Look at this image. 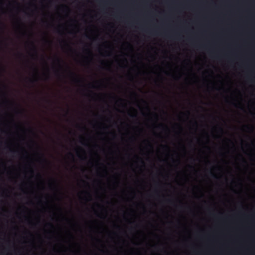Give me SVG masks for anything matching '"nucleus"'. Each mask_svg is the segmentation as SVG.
<instances>
[{"label":"nucleus","mask_w":255,"mask_h":255,"mask_svg":"<svg viewBox=\"0 0 255 255\" xmlns=\"http://www.w3.org/2000/svg\"><path fill=\"white\" fill-rule=\"evenodd\" d=\"M130 116L134 118V117H136L137 115L136 114H134V115L130 114Z\"/></svg>","instance_id":"7"},{"label":"nucleus","mask_w":255,"mask_h":255,"mask_svg":"<svg viewBox=\"0 0 255 255\" xmlns=\"http://www.w3.org/2000/svg\"><path fill=\"white\" fill-rule=\"evenodd\" d=\"M46 78H47V79H48L49 78V74L46 75Z\"/></svg>","instance_id":"10"},{"label":"nucleus","mask_w":255,"mask_h":255,"mask_svg":"<svg viewBox=\"0 0 255 255\" xmlns=\"http://www.w3.org/2000/svg\"><path fill=\"white\" fill-rule=\"evenodd\" d=\"M220 130H221L222 131H223V129H222V128H220Z\"/></svg>","instance_id":"16"},{"label":"nucleus","mask_w":255,"mask_h":255,"mask_svg":"<svg viewBox=\"0 0 255 255\" xmlns=\"http://www.w3.org/2000/svg\"><path fill=\"white\" fill-rule=\"evenodd\" d=\"M10 152L13 154H14V153H15L16 152V151L15 150H10Z\"/></svg>","instance_id":"6"},{"label":"nucleus","mask_w":255,"mask_h":255,"mask_svg":"<svg viewBox=\"0 0 255 255\" xmlns=\"http://www.w3.org/2000/svg\"><path fill=\"white\" fill-rule=\"evenodd\" d=\"M37 80H37V78H34V79H29L30 82L31 83H35V82H37Z\"/></svg>","instance_id":"3"},{"label":"nucleus","mask_w":255,"mask_h":255,"mask_svg":"<svg viewBox=\"0 0 255 255\" xmlns=\"http://www.w3.org/2000/svg\"><path fill=\"white\" fill-rule=\"evenodd\" d=\"M48 225L51 227H53V225L51 223H49Z\"/></svg>","instance_id":"11"},{"label":"nucleus","mask_w":255,"mask_h":255,"mask_svg":"<svg viewBox=\"0 0 255 255\" xmlns=\"http://www.w3.org/2000/svg\"><path fill=\"white\" fill-rule=\"evenodd\" d=\"M5 102L7 103V102H9V101H8L7 99H6V100H5Z\"/></svg>","instance_id":"13"},{"label":"nucleus","mask_w":255,"mask_h":255,"mask_svg":"<svg viewBox=\"0 0 255 255\" xmlns=\"http://www.w3.org/2000/svg\"><path fill=\"white\" fill-rule=\"evenodd\" d=\"M34 70L36 72V74L38 73V70H37V69L36 68H34Z\"/></svg>","instance_id":"8"},{"label":"nucleus","mask_w":255,"mask_h":255,"mask_svg":"<svg viewBox=\"0 0 255 255\" xmlns=\"http://www.w3.org/2000/svg\"><path fill=\"white\" fill-rule=\"evenodd\" d=\"M164 147H166V148H168V146H165Z\"/></svg>","instance_id":"17"},{"label":"nucleus","mask_w":255,"mask_h":255,"mask_svg":"<svg viewBox=\"0 0 255 255\" xmlns=\"http://www.w3.org/2000/svg\"><path fill=\"white\" fill-rule=\"evenodd\" d=\"M69 74L70 75H71L73 77V80L74 81H75L76 82H79L80 81V80L78 78H77L76 75H75V74L74 73H73V72H72L71 71H69Z\"/></svg>","instance_id":"1"},{"label":"nucleus","mask_w":255,"mask_h":255,"mask_svg":"<svg viewBox=\"0 0 255 255\" xmlns=\"http://www.w3.org/2000/svg\"><path fill=\"white\" fill-rule=\"evenodd\" d=\"M30 172H31V173H33L34 172V171H33L32 169H31V170H30Z\"/></svg>","instance_id":"12"},{"label":"nucleus","mask_w":255,"mask_h":255,"mask_svg":"<svg viewBox=\"0 0 255 255\" xmlns=\"http://www.w3.org/2000/svg\"><path fill=\"white\" fill-rule=\"evenodd\" d=\"M210 174L212 177H213L214 178L217 179V176L215 174H214L212 172H210Z\"/></svg>","instance_id":"4"},{"label":"nucleus","mask_w":255,"mask_h":255,"mask_svg":"<svg viewBox=\"0 0 255 255\" xmlns=\"http://www.w3.org/2000/svg\"><path fill=\"white\" fill-rule=\"evenodd\" d=\"M30 44L32 46V50L34 52V56L37 57V51L36 47L34 43L33 42H31Z\"/></svg>","instance_id":"2"},{"label":"nucleus","mask_w":255,"mask_h":255,"mask_svg":"<svg viewBox=\"0 0 255 255\" xmlns=\"http://www.w3.org/2000/svg\"><path fill=\"white\" fill-rule=\"evenodd\" d=\"M56 61L59 64L61 62V60L58 58V57H56Z\"/></svg>","instance_id":"5"},{"label":"nucleus","mask_w":255,"mask_h":255,"mask_svg":"<svg viewBox=\"0 0 255 255\" xmlns=\"http://www.w3.org/2000/svg\"><path fill=\"white\" fill-rule=\"evenodd\" d=\"M69 155H71V156H72V157L73 156V154H72L71 153H69Z\"/></svg>","instance_id":"14"},{"label":"nucleus","mask_w":255,"mask_h":255,"mask_svg":"<svg viewBox=\"0 0 255 255\" xmlns=\"http://www.w3.org/2000/svg\"><path fill=\"white\" fill-rule=\"evenodd\" d=\"M46 101H47V102H50V100H46Z\"/></svg>","instance_id":"15"},{"label":"nucleus","mask_w":255,"mask_h":255,"mask_svg":"<svg viewBox=\"0 0 255 255\" xmlns=\"http://www.w3.org/2000/svg\"><path fill=\"white\" fill-rule=\"evenodd\" d=\"M245 127L247 128L248 129H250L251 128L248 126H245Z\"/></svg>","instance_id":"9"}]
</instances>
